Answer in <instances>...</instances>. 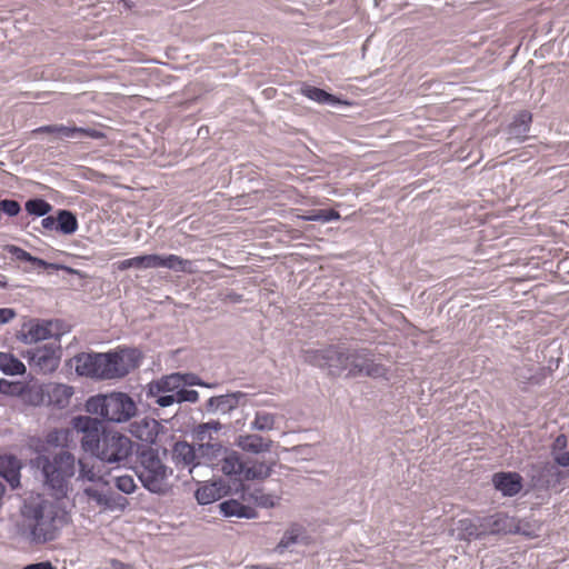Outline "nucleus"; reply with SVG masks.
I'll use <instances>...</instances> for the list:
<instances>
[{"label":"nucleus","mask_w":569,"mask_h":569,"mask_svg":"<svg viewBox=\"0 0 569 569\" xmlns=\"http://www.w3.org/2000/svg\"><path fill=\"white\" fill-rule=\"evenodd\" d=\"M131 261H132V268H139V269H143V256H138V257H133L131 258Z\"/></svg>","instance_id":"nucleus-53"},{"label":"nucleus","mask_w":569,"mask_h":569,"mask_svg":"<svg viewBox=\"0 0 569 569\" xmlns=\"http://www.w3.org/2000/svg\"><path fill=\"white\" fill-rule=\"evenodd\" d=\"M162 256L146 254L143 256V269L161 268Z\"/></svg>","instance_id":"nucleus-42"},{"label":"nucleus","mask_w":569,"mask_h":569,"mask_svg":"<svg viewBox=\"0 0 569 569\" xmlns=\"http://www.w3.org/2000/svg\"><path fill=\"white\" fill-rule=\"evenodd\" d=\"M270 475V467L264 462H252L251 465H243V472L241 479L244 480H260Z\"/></svg>","instance_id":"nucleus-28"},{"label":"nucleus","mask_w":569,"mask_h":569,"mask_svg":"<svg viewBox=\"0 0 569 569\" xmlns=\"http://www.w3.org/2000/svg\"><path fill=\"white\" fill-rule=\"evenodd\" d=\"M478 522H479L482 536L492 535L491 521H489V517L478 518Z\"/></svg>","instance_id":"nucleus-47"},{"label":"nucleus","mask_w":569,"mask_h":569,"mask_svg":"<svg viewBox=\"0 0 569 569\" xmlns=\"http://www.w3.org/2000/svg\"><path fill=\"white\" fill-rule=\"evenodd\" d=\"M20 460L12 455L0 456V476H2L12 488L20 483Z\"/></svg>","instance_id":"nucleus-16"},{"label":"nucleus","mask_w":569,"mask_h":569,"mask_svg":"<svg viewBox=\"0 0 569 569\" xmlns=\"http://www.w3.org/2000/svg\"><path fill=\"white\" fill-rule=\"evenodd\" d=\"M86 410L110 422L129 421L137 412L133 399L124 392H110L90 397Z\"/></svg>","instance_id":"nucleus-1"},{"label":"nucleus","mask_w":569,"mask_h":569,"mask_svg":"<svg viewBox=\"0 0 569 569\" xmlns=\"http://www.w3.org/2000/svg\"><path fill=\"white\" fill-rule=\"evenodd\" d=\"M157 396H158V398H157L156 402L160 407H169V406L173 405L174 402H178L177 392L176 393H170V395L159 393Z\"/></svg>","instance_id":"nucleus-45"},{"label":"nucleus","mask_w":569,"mask_h":569,"mask_svg":"<svg viewBox=\"0 0 569 569\" xmlns=\"http://www.w3.org/2000/svg\"><path fill=\"white\" fill-rule=\"evenodd\" d=\"M492 483L503 496L513 497L522 489V477L517 472H497Z\"/></svg>","instance_id":"nucleus-14"},{"label":"nucleus","mask_w":569,"mask_h":569,"mask_svg":"<svg viewBox=\"0 0 569 569\" xmlns=\"http://www.w3.org/2000/svg\"><path fill=\"white\" fill-rule=\"evenodd\" d=\"M220 507L223 513L227 516H243L242 511L244 507L234 500L224 501Z\"/></svg>","instance_id":"nucleus-40"},{"label":"nucleus","mask_w":569,"mask_h":569,"mask_svg":"<svg viewBox=\"0 0 569 569\" xmlns=\"http://www.w3.org/2000/svg\"><path fill=\"white\" fill-rule=\"evenodd\" d=\"M349 361V376L356 377L366 375L371 378H386L388 369L381 365L376 363L371 359V353L367 350L350 352Z\"/></svg>","instance_id":"nucleus-9"},{"label":"nucleus","mask_w":569,"mask_h":569,"mask_svg":"<svg viewBox=\"0 0 569 569\" xmlns=\"http://www.w3.org/2000/svg\"><path fill=\"white\" fill-rule=\"evenodd\" d=\"M58 124H49V126H42L32 131L33 134L39 133H54L57 134Z\"/></svg>","instance_id":"nucleus-49"},{"label":"nucleus","mask_w":569,"mask_h":569,"mask_svg":"<svg viewBox=\"0 0 569 569\" xmlns=\"http://www.w3.org/2000/svg\"><path fill=\"white\" fill-rule=\"evenodd\" d=\"M131 451L132 442L128 437L117 431H103L97 458L107 462H120L127 459Z\"/></svg>","instance_id":"nucleus-6"},{"label":"nucleus","mask_w":569,"mask_h":569,"mask_svg":"<svg viewBox=\"0 0 569 569\" xmlns=\"http://www.w3.org/2000/svg\"><path fill=\"white\" fill-rule=\"evenodd\" d=\"M41 224L46 230H57V218L48 216L42 219Z\"/></svg>","instance_id":"nucleus-48"},{"label":"nucleus","mask_w":569,"mask_h":569,"mask_svg":"<svg viewBox=\"0 0 569 569\" xmlns=\"http://www.w3.org/2000/svg\"><path fill=\"white\" fill-rule=\"evenodd\" d=\"M184 386V376L181 373H171L162 377L158 381L150 385V393H176L181 387Z\"/></svg>","instance_id":"nucleus-18"},{"label":"nucleus","mask_w":569,"mask_h":569,"mask_svg":"<svg viewBox=\"0 0 569 569\" xmlns=\"http://www.w3.org/2000/svg\"><path fill=\"white\" fill-rule=\"evenodd\" d=\"M531 121H532L531 113L528 111H521L515 118V121H513L511 128L516 129V128L522 127V132L527 133L529 131V126H530Z\"/></svg>","instance_id":"nucleus-38"},{"label":"nucleus","mask_w":569,"mask_h":569,"mask_svg":"<svg viewBox=\"0 0 569 569\" xmlns=\"http://www.w3.org/2000/svg\"><path fill=\"white\" fill-rule=\"evenodd\" d=\"M223 495V487L220 483H206L197 489L196 498L199 503L208 505L219 500Z\"/></svg>","instance_id":"nucleus-20"},{"label":"nucleus","mask_w":569,"mask_h":569,"mask_svg":"<svg viewBox=\"0 0 569 569\" xmlns=\"http://www.w3.org/2000/svg\"><path fill=\"white\" fill-rule=\"evenodd\" d=\"M301 220L305 221H318V212L313 210L310 214L298 216Z\"/></svg>","instance_id":"nucleus-52"},{"label":"nucleus","mask_w":569,"mask_h":569,"mask_svg":"<svg viewBox=\"0 0 569 569\" xmlns=\"http://www.w3.org/2000/svg\"><path fill=\"white\" fill-rule=\"evenodd\" d=\"M4 250L14 259L20 260V261L30 262L39 268L47 269L52 266L40 258L31 256L28 251L23 250L20 247L14 246V244L6 246Z\"/></svg>","instance_id":"nucleus-27"},{"label":"nucleus","mask_w":569,"mask_h":569,"mask_svg":"<svg viewBox=\"0 0 569 569\" xmlns=\"http://www.w3.org/2000/svg\"><path fill=\"white\" fill-rule=\"evenodd\" d=\"M23 569H57L50 561H42L26 566Z\"/></svg>","instance_id":"nucleus-51"},{"label":"nucleus","mask_w":569,"mask_h":569,"mask_svg":"<svg viewBox=\"0 0 569 569\" xmlns=\"http://www.w3.org/2000/svg\"><path fill=\"white\" fill-rule=\"evenodd\" d=\"M239 446L246 451L259 453L270 450L271 441L258 435H248L240 438Z\"/></svg>","instance_id":"nucleus-23"},{"label":"nucleus","mask_w":569,"mask_h":569,"mask_svg":"<svg viewBox=\"0 0 569 569\" xmlns=\"http://www.w3.org/2000/svg\"><path fill=\"white\" fill-rule=\"evenodd\" d=\"M60 322L58 320H31L22 326L20 339L24 343H36L41 340L58 338Z\"/></svg>","instance_id":"nucleus-10"},{"label":"nucleus","mask_w":569,"mask_h":569,"mask_svg":"<svg viewBox=\"0 0 569 569\" xmlns=\"http://www.w3.org/2000/svg\"><path fill=\"white\" fill-rule=\"evenodd\" d=\"M73 426L78 431L83 433L81 438V447L84 451H89L97 457L101 445V435L98 428V421L90 417L74 418Z\"/></svg>","instance_id":"nucleus-11"},{"label":"nucleus","mask_w":569,"mask_h":569,"mask_svg":"<svg viewBox=\"0 0 569 569\" xmlns=\"http://www.w3.org/2000/svg\"><path fill=\"white\" fill-rule=\"evenodd\" d=\"M16 317V311L11 308H0V326L8 323Z\"/></svg>","instance_id":"nucleus-46"},{"label":"nucleus","mask_w":569,"mask_h":569,"mask_svg":"<svg viewBox=\"0 0 569 569\" xmlns=\"http://www.w3.org/2000/svg\"><path fill=\"white\" fill-rule=\"evenodd\" d=\"M21 207L18 201L4 199L0 201V211L8 214L9 217H16L19 214Z\"/></svg>","instance_id":"nucleus-39"},{"label":"nucleus","mask_w":569,"mask_h":569,"mask_svg":"<svg viewBox=\"0 0 569 569\" xmlns=\"http://www.w3.org/2000/svg\"><path fill=\"white\" fill-rule=\"evenodd\" d=\"M160 423L151 418H142L130 425V433L147 443H153L159 435Z\"/></svg>","instance_id":"nucleus-15"},{"label":"nucleus","mask_w":569,"mask_h":569,"mask_svg":"<svg viewBox=\"0 0 569 569\" xmlns=\"http://www.w3.org/2000/svg\"><path fill=\"white\" fill-rule=\"evenodd\" d=\"M350 353L342 352L338 347H329L322 350L306 352V360L313 366L327 368L331 375H340L349 371Z\"/></svg>","instance_id":"nucleus-7"},{"label":"nucleus","mask_w":569,"mask_h":569,"mask_svg":"<svg viewBox=\"0 0 569 569\" xmlns=\"http://www.w3.org/2000/svg\"><path fill=\"white\" fill-rule=\"evenodd\" d=\"M161 268H168L170 270L194 273L197 270L193 268V262L188 259H183L177 254L162 256Z\"/></svg>","instance_id":"nucleus-25"},{"label":"nucleus","mask_w":569,"mask_h":569,"mask_svg":"<svg viewBox=\"0 0 569 569\" xmlns=\"http://www.w3.org/2000/svg\"><path fill=\"white\" fill-rule=\"evenodd\" d=\"M83 493L88 502H93L103 510H112L116 507V501L110 493V487L107 480L86 487Z\"/></svg>","instance_id":"nucleus-13"},{"label":"nucleus","mask_w":569,"mask_h":569,"mask_svg":"<svg viewBox=\"0 0 569 569\" xmlns=\"http://www.w3.org/2000/svg\"><path fill=\"white\" fill-rule=\"evenodd\" d=\"M0 370L9 376L23 375L26 366L14 355L0 352Z\"/></svg>","instance_id":"nucleus-21"},{"label":"nucleus","mask_w":569,"mask_h":569,"mask_svg":"<svg viewBox=\"0 0 569 569\" xmlns=\"http://www.w3.org/2000/svg\"><path fill=\"white\" fill-rule=\"evenodd\" d=\"M244 462L236 451L228 452L221 460V470L227 476H239L241 478Z\"/></svg>","instance_id":"nucleus-22"},{"label":"nucleus","mask_w":569,"mask_h":569,"mask_svg":"<svg viewBox=\"0 0 569 569\" xmlns=\"http://www.w3.org/2000/svg\"><path fill=\"white\" fill-rule=\"evenodd\" d=\"M111 567L113 569H131V566L126 565L119 560H111Z\"/></svg>","instance_id":"nucleus-54"},{"label":"nucleus","mask_w":569,"mask_h":569,"mask_svg":"<svg viewBox=\"0 0 569 569\" xmlns=\"http://www.w3.org/2000/svg\"><path fill=\"white\" fill-rule=\"evenodd\" d=\"M303 533V528L298 523H292L283 533L281 540L277 546V550L282 552L284 549L295 545L298 538Z\"/></svg>","instance_id":"nucleus-33"},{"label":"nucleus","mask_w":569,"mask_h":569,"mask_svg":"<svg viewBox=\"0 0 569 569\" xmlns=\"http://www.w3.org/2000/svg\"><path fill=\"white\" fill-rule=\"evenodd\" d=\"M59 508L53 501L40 499L24 507V516L32 521L31 533L34 540L46 542L56 538Z\"/></svg>","instance_id":"nucleus-3"},{"label":"nucleus","mask_w":569,"mask_h":569,"mask_svg":"<svg viewBox=\"0 0 569 569\" xmlns=\"http://www.w3.org/2000/svg\"><path fill=\"white\" fill-rule=\"evenodd\" d=\"M555 462L561 467H569V450L560 452V455H556Z\"/></svg>","instance_id":"nucleus-50"},{"label":"nucleus","mask_w":569,"mask_h":569,"mask_svg":"<svg viewBox=\"0 0 569 569\" xmlns=\"http://www.w3.org/2000/svg\"><path fill=\"white\" fill-rule=\"evenodd\" d=\"M26 385L19 381H9L0 379V392L8 396H20L23 393Z\"/></svg>","instance_id":"nucleus-36"},{"label":"nucleus","mask_w":569,"mask_h":569,"mask_svg":"<svg viewBox=\"0 0 569 569\" xmlns=\"http://www.w3.org/2000/svg\"><path fill=\"white\" fill-rule=\"evenodd\" d=\"M46 393L50 403L59 408H64L70 402L73 389L72 387L63 383H49L46 387Z\"/></svg>","instance_id":"nucleus-19"},{"label":"nucleus","mask_w":569,"mask_h":569,"mask_svg":"<svg viewBox=\"0 0 569 569\" xmlns=\"http://www.w3.org/2000/svg\"><path fill=\"white\" fill-rule=\"evenodd\" d=\"M119 268H120L121 270H124V269H128V268H132V261H131V258H130V259H126V260H123V261L120 263Z\"/></svg>","instance_id":"nucleus-56"},{"label":"nucleus","mask_w":569,"mask_h":569,"mask_svg":"<svg viewBox=\"0 0 569 569\" xmlns=\"http://www.w3.org/2000/svg\"><path fill=\"white\" fill-rule=\"evenodd\" d=\"M78 229L76 216L67 210H61L57 217V230L63 234H71Z\"/></svg>","instance_id":"nucleus-30"},{"label":"nucleus","mask_w":569,"mask_h":569,"mask_svg":"<svg viewBox=\"0 0 569 569\" xmlns=\"http://www.w3.org/2000/svg\"><path fill=\"white\" fill-rule=\"evenodd\" d=\"M207 426L208 427H212L214 430H218V428H219V423L218 422H216L214 425L209 422V423H207Z\"/></svg>","instance_id":"nucleus-57"},{"label":"nucleus","mask_w":569,"mask_h":569,"mask_svg":"<svg viewBox=\"0 0 569 569\" xmlns=\"http://www.w3.org/2000/svg\"><path fill=\"white\" fill-rule=\"evenodd\" d=\"M173 455L178 461L184 463L186 466H196L193 463L196 459V451L193 446L189 445L188 442H177L173 448Z\"/></svg>","instance_id":"nucleus-32"},{"label":"nucleus","mask_w":569,"mask_h":569,"mask_svg":"<svg viewBox=\"0 0 569 569\" xmlns=\"http://www.w3.org/2000/svg\"><path fill=\"white\" fill-rule=\"evenodd\" d=\"M138 477L142 485L151 492L163 491L166 480V467L157 452L152 449L143 450L140 453Z\"/></svg>","instance_id":"nucleus-5"},{"label":"nucleus","mask_w":569,"mask_h":569,"mask_svg":"<svg viewBox=\"0 0 569 569\" xmlns=\"http://www.w3.org/2000/svg\"><path fill=\"white\" fill-rule=\"evenodd\" d=\"M29 366L38 372L51 373L60 365L62 350L59 342H51L28 351Z\"/></svg>","instance_id":"nucleus-8"},{"label":"nucleus","mask_w":569,"mask_h":569,"mask_svg":"<svg viewBox=\"0 0 569 569\" xmlns=\"http://www.w3.org/2000/svg\"><path fill=\"white\" fill-rule=\"evenodd\" d=\"M107 472L103 471V466L93 459L79 460V479L92 483L104 481Z\"/></svg>","instance_id":"nucleus-17"},{"label":"nucleus","mask_w":569,"mask_h":569,"mask_svg":"<svg viewBox=\"0 0 569 569\" xmlns=\"http://www.w3.org/2000/svg\"><path fill=\"white\" fill-rule=\"evenodd\" d=\"M301 92L307 98L319 103L335 104L338 102L335 96L317 87L306 86L301 89Z\"/></svg>","instance_id":"nucleus-31"},{"label":"nucleus","mask_w":569,"mask_h":569,"mask_svg":"<svg viewBox=\"0 0 569 569\" xmlns=\"http://www.w3.org/2000/svg\"><path fill=\"white\" fill-rule=\"evenodd\" d=\"M37 465L41 467L46 483L52 490L56 498L67 496L69 481L76 472L73 455L61 451L53 457L39 456Z\"/></svg>","instance_id":"nucleus-2"},{"label":"nucleus","mask_w":569,"mask_h":569,"mask_svg":"<svg viewBox=\"0 0 569 569\" xmlns=\"http://www.w3.org/2000/svg\"><path fill=\"white\" fill-rule=\"evenodd\" d=\"M276 417L266 411H258L256 413L252 427L260 431L271 430L274 427Z\"/></svg>","instance_id":"nucleus-35"},{"label":"nucleus","mask_w":569,"mask_h":569,"mask_svg":"<svg viewBox=\"0 0 569 569\" xmlns=\"http://www.w3.org/2000/svg\"><path fill=\"white\" fill-rule=\"evenodd\" d=\"M116 487L120 491L128 493V495L132 493L137 488L133 478L128 475L116 477Z\"/></svg>","instance_id":"nucleus-37"},{"label":"nucleus","mask_w":569,"mask_h":569,"mask_svg":"<svg viewBox=\"0 0 569 569\" xmlns=\"http://www.w3.org/2000/svg\"><path fill=\"white\" fill-rule=\"evenodd\" d=\"M184 376V385H201L197 378L192 375H183Z\"/></svg>","instance_id":"nucleus-55"},{"label":"nucleus","mask_w":569,"mask_h":569,"mask_svg":"<svg viewBox=\"0 0 569 569\" xmlns=\"http://www.w3.org/2000/svg\"><path fill=\"white\" fill-rule=\"evenodd\" d=\"M52 207L43 199H30L26 202V210L29 214L42 217L51 211Z\"/></svg>","instance_id":"nucleus-34"},{"label":"nucleus","mask_w":569,"mask_h":569,"mask_svg":"<svg viewBox=\"0 0 569 569\" xmlns=\"http://www.w3.org/2000/svg\"><path fill=\"white\" fill-rule=\"evenodd\" d=\"M177 399H178V403H181V402H197L198 399H199V393L196 390L183 389L181 387V389H179L177 391Z\"/></svg>","instance_id":"nucleus-41"},{"label":"nucleus","mask_w":569,"mask_h":569,"mask_svg":"<svg viewBox=\"0 0 569 569\" xmlns=\"http://www.w3.org/2000/svg\"><path fill=\"white\" fill-rule=\"evenodd\" d=\"M566 447H567V437H566V435L561 433L555 439L552 447H551V452H552L553 458L556 457V455H560V452H565Z\"/></svg>","instance_id":"nucleus-43"},{"label":"nucleus","mask_w":569,"mask_h":569,"mask_svg":"<svg viewBox=\"0 0 569 569\" xmlns=\"http://www.w3.org/2000/svg\"><path fill=\"white\" fill-rule=\"evenodd\" d=\"M57 136L59 138H76L78 136H87L93 139H100L103 137V133L96 129H86L80 127H68L63 124H58Z\"/></svg>","instance_id":"nucleus-26"},{"label":"nucleus","mask_w":569,"mask_h":569,"mask_svg":"<svg viewBox=\"0 0 569 569\" xmlns=\"http://www.w3.org/2000/svg\"><path fill=\"white\" fill-rule=\"evenodd\" d=\"M141 353L137 349L123 348L103 353V380L120 379L139 367Z\"/></svg>","instance_id":"nucleus-4"},{"label":"nucleus","mask_w":569,"mask_h":569,"mask_svg":"<svg viewBox=\"0 0 569 569\" xmlns=\"http://www.w3.org/2000/svg\"><path fill=\"white\" fill-rule=\"evenodd\" d=\"M318 221L328 222L331 220L340 219V213L335 209L329 210H317Z\"/></svg>","instance_id":"nucleus-44"},{"label":"nucleus","mask_w":569,"mask_h":569,"mask_svg":"<svg viewBox=\"0 0 569 569\" xmlns=\"http://www.w3.org/2000/svg\"><path fill=\"white\" fill-rule=\"evenodd\" d=\"M79 376L103 380V353H81L76 357Z\"/></svg>","instance_id":"nucleus-12"},{"label":"nucleus","mask_w":569,"mask_h":569,"mask_svg":"<svg viewBox=\"0 0 569 569\" xmlns=\"http://www.w3.org/2000/svg\"><path fill=\"white\" fill-rule=\"evenodd\" d=\"M459 537L463 540L478 539L482 537L478 520L461 519L458 522Z\"/></svg>","instance_id":"nucleus-29"},{"label":"nucleus","mask_w":569,"mask_h":569,"mask_svg":"<svg viewBox=\"0 0 569 569\" xmlns=\"http://www.w3.org/2000/svg\"><path fill=\"white\" fill-rule=\"evenodd\" d=\"M489 521H491L492 535L509 533L519 530V528L515 525V519L505 513L489 516Z\"/></svg>","instance_id":"nucleus-24"}]
</instances>
